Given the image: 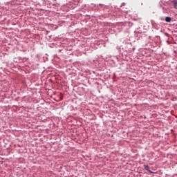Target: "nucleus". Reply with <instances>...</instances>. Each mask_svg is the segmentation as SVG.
Segmentation results:
<instances>
[{
  "instance_id": "7ed1b4c3",
  "label": "nucleus",
  "mask_w": 177,
  "mask_h": 177,
  "mask_svg": "<svg viewBox=\"0 0 177 177\" xmlns=\"http://www.w3.org/2000/svg\"><path fill=\"white\" fill-rule=\"evenodd\" d=\"M144 167H145V169H146V171H150V170H149V169H150V167H149L148 165H144Z\"/></svg>"
},
{
  "instance_id": "f257e3e1",
  "label": "nucleus",
  "mask_w": 177,
  "mask_h": 177,
  "mask_svg": "<svg viewBox=\"0 0 177 177\" xmlns=\"http://www.w3.org/2000/svg\"><path fill=\"white\" fill-rule=\"evenodd\" d=\"M165 21H167V23H171V17H165Z\"/></svg>"
},
{
  "instance_id": "f03ea898",
  "label": "nucleus",
  "mask_w": 177,
  "mask_h": 177,
  "mask_svg": "<svg viewBox=\"0 0 177 177\" xmlns=\"http://www.w3.org/2000/svg\"><path fill=\"white\" fill-rule=\"evenodd\" d=\"M173 3H174V7L175 8V9H177V2H176V1H174Z\"/></svg>"
}]
</instances>
